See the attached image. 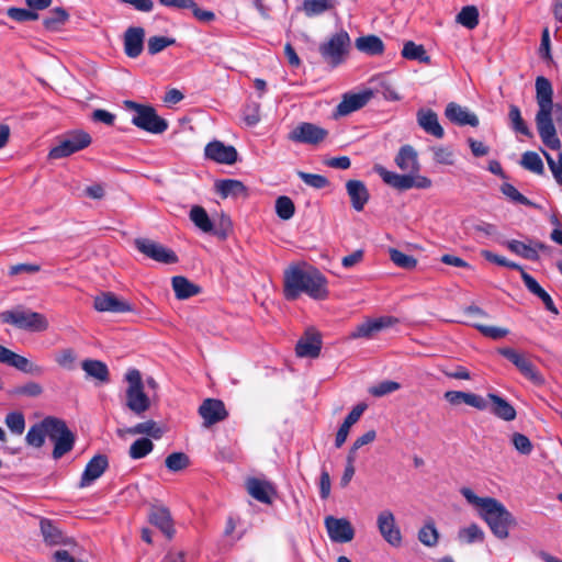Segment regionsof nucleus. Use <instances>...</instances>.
<instances>
[{
  "instance_id": "6e6552de",
  "label": "nucleus",
  "mask_w": 562,
  "mask_h": 562,
  "mask_svg": "<svg viewBox=\"0 0 562 562\" xmlns=\"http://www.w3.org/2000/svg\"><path fill=\"white\" fill-rule=\"evenodd\" d=\"M49 439L54 442L53 458L60 459L72 450L76 437L63 419L54 418Z\"/></svg>"
},
{
  "instance_id": "dca6fc26",
  "label": "nucleus",
  "mask_w": 562,
  "mask_h": 562,
  "mask_svg": "<svg viewBox=\"0 0 562 562\" xmlns=\"http://www.w3.org/2000/svg\"><path fill=\"white\" fill-rule=\"evenodd\" d=\"M93 307L98 312L126 313L133 312L134 307L131 303L120 299L113 292H102L93 300Z\"/></svg>"
},
{
  "instance_id": "f257e3e1",
  "label": "nucleus",
  "mask_w": 562,
  "mask_h": 562,
  "mask_svg": "<svg viewBox=\"0 0 562 562\" xmlns=\"http://www.w3.org/2000/svg\"><path fill=\"white\" fill-rule=\"evenodd\" d=\"M283 292L285 299L291 301L296 300L301 293L314 300H325L328 296L327 280L311 266L291 265L284 271Z\"/></svg>"
},
{
  "instance_id": "4c0bfd02",
  "label": "nucleus",
  "mask_w": 562,
  "mask_h": 562,
  "mask_svg": "<svg viewBox=\"0 0 562 562\" xmlns=\"http://www.w3.org/2000/svg\"><path fill=\"white\" fill-rule=\"evenodd\" d=\"M81 368L88 376L97 380L100 383H108L110 380L109 369L106 364L100 360H83Z\"/></svg>"
},
{
  "instance_id": "8fccbe9b",
  "label": "nucleus",
  "mask_w": 562,
  "mask_h": 562,
  "mask_svg": "<svg viewBox=\"0 0 562 562\" xmlns=\"http://www.w3.org/2000/svg\"><path fill=\"white\" fill-rule=\"evenodd\" d=\"M508 117L512 123V127L515 132L520 133L527 137H532V133L521 117L520 110L517 105L512 104L509 106Z\"/></svg>"
},
{
  "instance_id": "9b49d317",
  "label": "nucleus",
  "mask_w": 562,
  "mask_h": 562,
  "mask_svg": "<svg viewBox=\"0 0 562 562\" xmlns=\"http://www.w3.org/2000/svg\"><path fill=\"white\" fill-rule=\"evenodd\" d=\"M136 249L146 257L165 265H172L178 262L176 252L164 245L148 239L137 238L134 241Z\"/></svg>"
},
{
  "instance_id": "09e8293b",
  "label": "nucleus",
  "mask_w": 562,
  "mask_h": 562,
  "mask_svg": "<svg viewBox=\"0 0 562 562\" xmlns=\"http://www.w3.org/2000/svg\"><path fill=\"white\" fill-rule=\"evenodd\" d=\"M10 366L27 374L40 375L43 373L42 367L31 362L27 358L15 352L12 357Z\"/></svg>"
},
{
  "instance_id": "e2e57ef3",
  "label": "nucleus",
  "mask_w": 562,
  "mask_h": 562,
  "mask_svg": "<svg viewBox=\"0 0 562 562\" xmlns=\"http://www.w3.org/2000/svg\"><path fill=\"white\" fill-rule=\"evenodd\" d=\"M7 427L15 435H22L25 429V419L22 413L12 412L5 416Z\"/></svg>"
},
{
  "instance_id": "c03bdc74",
  "label": "nucleus",
  "mask_w": 562,
  "mask_h": 562,
  "mask_svg": "<svg viewBox=\"0 0 562 562\" xmlns=\"http://www.w3.org/2000/svg\"><path fill=\"white\" fill-rule=\"evenodd\" d=\"M69 19L68 12L63 8H55L43 19V25L46 30L56 31Z\"/></svg>"
},
{
  "instance_id": "0eeeda50",
  "label": "nucleus",
  "mask_w": 562,
  "mask_h": 562,
  "mask_svg": "<svg viewBox=\"0 0 562 562\" xmlns=\"http://www.w3.org/2000/svg\"><path fill=\"white\" fill-rule=\"evenodd\" d=\"M3 323L14 325L20 329L30 331H44L48 328L46 317L37 312L30 310L15 308L1 313Z\"/></svg>"
},
{
  "instance_id": "a19ab883",
  "label": "nucleus",
  "mask_w": 562,
  "mask_h": 562,
  "mask_svg": "<svg viewBox=\"0 0 562 562\" xmlns=\"http://www.w3.org/2000/svg\"><path fill=\"white\" fill-rule=\"evenodd\" d=\"M128 435H147L159 439L164 435V429L154 420H146L124 430Z\"/></svg>"
},
{
  "instance_id": "a878e982",
  "label": "nucleus",
  "mask_w": 562,
  "mask_h": 562,
  "mask_svg": "<svg viewBox=\"0 0 562 562\" xmlns=\"http://www.w3.org/2000/svg\"><path fill=\"white\" fill-rule=\"evenodd\" d=\"M487 400L491 402V405H487V408L497 418L505 422H512L516 418L517 412L515 407L504 397L494 393H488Z\"/></svg>"
},
{
  "instance_id": "bf43d9fd",
  "label": "nucleus",
  "mask_w": 562,
  "mask_h": 562,
  "mask_svg": "<svg viewBox=\"0 0 562 562\" xmlns=\"http://www.w3.org/2000/svg\"><path fill=\"white\" fill-rule=\"evenodd\" d=\"M458 536L460 540L467 543L484 540V532L476 524H471L470 526L460 529Z\"/></svg>"
},
{
  "instance_id": "4468645a",
  "label": "nucleus",
  "mask_w": 562,
  "mask_h": 562,
  "mask_svg": "<svg viewBox=\"0 0 562 562\" xmlns=\"http://www.w3.org/2000/svg\"><path fill=\"white\" fill-rule=\"evenodd\" d=\"M376 526L381 537L392 547L402 544V533L396 525L395 516L390 509H384L376 517Z\"/></svg>"
},
{
  "instance_id": "b1692460",
  "label": "nucleus",
  "mask_w": 562,
  "mask_h": 562,
  "mask_svg": "<svg viewBox=\"0 0 562 562\" xmlns=\"http://www.w3.org/2000/svg\"><path fill=\"white\" fill-rule=\"evenodd\" d=\"M149 521L155 525L160 531L171 539L175 535L173 521L170 512L165 506H151L149 513Z\"/></svg>"
},
{
  "instance_id": "4be33fe9",
  "label": "nucleus",
  "mask_w": 562,
  "mask_h": 562,
  "mask_svg": "<svg viewBox=\"0 0 562 562\" xmlns=\"http://www.w3.org/2000/svg\"><path fill=\"white\" fill-rule=\"evenodd\" d=\"M445 115L450 122L460 126L470 125L475 127L479 125V117L473 112L454 102L447 105Z\"/></svg>"
},
{
  "instance_id": "7c9ffc66",
  "label": "nucleus",
  "mask_w": 562,
  "mask_h": 562,
  "mask_svg": "<svg viewBox=\"0 0 562 562\" xmlns=\"http://www.w3.org/2000/svg\"><path fill=\"white\" fill-rule=\"evenodd\" d=\"M396 323L392 317H381L360 324L351 334L352 338H371L375 333Z\"/></svg>"
},
{
  "instance_id": "20e7f679",
  "label": "nucleus",
  "mask_w": 562,
  "mask_h": 562,
  "mask_svg": "<svg viewBox=\"0 0 562 562\" xmlns=\"http://www.w3.org/2000/svg\"><path fill=\"white\" fill-rule=\"evenodd\" d=\"M350 52L351 38L344 30L331 34L318 46V53L323 61L330 68H336L346 63Z\"/></svg>"
},
{
  "instance_id": "680f3d73",
  "label": "nucleus",
  "mask_w": 562,
  "mask_h": 562,
  "mask_svg": "<svg viewBox=\"0 0 562 562\" xmlns=\"http://www.w3.org/2000/svg\"><path fill=\"white\" fill-rule=\"evenodd\" d=\"M473 327H475L483 336L488 337L494 340L502 339L506 337L509 333L507 328L497 327V326H487L480 323H473Z\"/></svg>"
},
{
  "instance_id": "423d86ee",
  "label": "nucleus",
  "mask_w": 562,
  "mask_h": 562,
  "mask_svg": "<svg viewBox=\"0 0 562 562\" xmlns=\"http://www.w3.org/2000/svg\"><path fill=\"white\" fill-rule=\"evenodd\" d=\"M125 379L128 383L125 392L126 407L137 416H142L150 407V400L144 392L142 374L138 370L132 369L126 373Z\"/></svg>"
},
{
  "instance_id": "f8f14e48",
  "label": "nucleus",
  "mask_w": 562,
  "mask_h": 562,
  "mask_svg": "<svg viewBox=\"0 0 562 562\" xmlns=\"http://www.w3.org/2000/svg\"><path fill=\"white\" fill-rule=\"evenodd\" d=\"M536 125L542 143L551 149H560L561 140L557 135V130L552 120V110H538L536 114Z\"/></svg>"
},
{
  "instance_id": "412c9836",
  "label": "nucleus",
  "mask_w": 562,
  "mask_h": 562,
  "mask_svg": "<svg viewBox=\"0 0 562 562\" xmlns=\"http://www.w3.org/2000/svg\"><path fill=\"white\" fill-rule=\"evenodd\" d=\"M246 488L251 497L263 504H271L272 496L276 494V488L272 483L256 477L247 480Z\"/></svg>"
},
{
  "instance_id": "603ef678",
  "label": "nucleus",
  "mask_w": 562,
  "mask_h": 562,
  "mask_svg": "<svg viewBox=\"0 0 562 562\" xmlns=\"http://www.w3.org/2000/svg\"><path fill=\"white\" fill-rule=\"evenodd\" d=\"M276 213L283 220L289 221L295 213V205L293 201L285 195H281L276 200Z\"/></svg>"
},
{
  "instance_id": "39448f33",
  "label": "nucleus",
  "mask_w": 562,
  "mask_h": 562,
  "mask_svg": "<svg viewBox=\"0 0 562 562\" xmlns=\"http://www.w3.org/2000/svg\"><path fill=\"white\" fill-rule=\"evenodd\" d=\"M124 106L135 112L132 123L138 128L153 134H161L168 128L167 121L158 116L153 106L139 104L131 100L124 101Z\"/></svg>"
},
{
  "instance_id": "f3484780",
  "label": "nucleus",
  "mask_w": 562,
  "mask_h": 562,
  "mask_svg": "<svg viewBox=\"0 0 562 562\" xmlns=\"http://www.w3.org/2000/svg\"><path fill=\"white\" fill-rule=\"evenodd\" d=\"M199 414L203 418V425L210 427L227 417V411L221 400L206 398L199 407Z\"/></svg>"
},
{
  "instance_id": "e433bc0d",
  "label": "nucleus",
  "mask_w": 562,
  "mask_h": 562,
  "mask_svg": "<svg viewBox=\"0 0 562 562\" xmlns=\"http://www.w3.org/2000/svg\"><path fill=\"white\" fill-rule=\"evenodd\" d=\"M521 278L526 288L543 302L546 308L554 314H558V310L555 308L551 296L539 285L536 279L525 271H521Z\"/></svg>"
},
{
  "instance_id": "bb28decb",
  "label": "nucleus",
  "mask_w": 562,
  "mask_h": 562,
  "mask_svg": "<svg viewBox=\"0 0 562 562\" xmlns=\"http://www.w3.org/2000/svg\"><path fill=\"white\" fill-rule=\"evenodd\" d=\"M145 31L143 27H128L124 34V52L131 58L138 57L144 48Z\"/></svg>"
},
{
  "instance_id": "c756f323",
  "label": "nucleus",
  "mask_w": 562,
  "mask_h": 562,
  "mask_svg": "<svg viewBox=\"0 0 562 562\" xmlns=\"http://www.w3.org/2000/svg\"><path fill=\"white\" fill-rule=\"evenodd\" d=\"M366 408V404H358L347 415L336 434L335 446L337 448H340L346 442L350 428L360 419Z\"/></svg>"
},
{
  "instance_id": "473e14b6",
  "label": "nucleus",
  "mask_w": 562,
  "mask_h": 562,
  "mask_svg": "<svg viewBox=\"0 0 562 562\" xmlns=\"http://www.w3.org/2000/svg\"><path fill=\"white\" fill-rule=\"evenodd\" d=\"M419 126L428 134L442 138L445 135L442 126L439 124L438 115L431 110H420L417 113Z\"/></svg>"
},
{
  "instance_id": "6ab92c4d",
  "label": "nucleus",
  "mask_w": 562,
  "mask_h": 562,
  "mask_svg": "<svg viewBox=\"0 0 562 562\" xmlns=\"http://www.w3.org/2000/svg\"><path fill=\"white\" fill-rule=\"evenodd\" d=\"M322 338L319 333L310 328L299 339L295 351L301 358H317L321 353Z\"/></svg>"
},
{
  "instance_id": "864d4df0",
  "label": "nucleus",
  "mask_w": 562,
  "mask_h": 562,
  "mask_svg": "<svg viewBox=\"0 0 562 562\" xmlns=\"http://www.w3.org/2000/svg\"><path fill=\"white\" fill-rule=\"evenodd\" d=\"M154 443L148 438H140L135 440L130 447V457L132 459H140L151 452Z\"/></svg>"
},
{
  "instance_id": "c85d7f7f",
  "label": "nucleus",
  "mask_w": 562,
  "mask_h": 562,
  "mask_svg": "<svg viewBox=\"0 0 562 562\" xmlns=\"http://www.w3.org/2000/svg\"><path fill=\"white\" fill-rule=\"evenodd\" d=\"M346 190L350 198L352 207L358 212L362 211L370 198L366 184L360 180H348L346 183Z\"/></svg>"
},
{
  "instance_id": "0e129e2a",
  "label": "nucleus",
  "mask_w": 562,
  "mask_h": 562,
  "mask_svg": "<svg viewBox=\"0 0 562 562\" xmlns=\"http://www.w3.org/2000/svg\"><path fill=\"white\" fill-rule=\"evenodd\" d=\"M434 160L440 165L451 166L454 164V154L450 147L434 146L431 147Z\"/></svg>"
},
{
  "instance_id": "f03ea898",
  "label": "nucleus",
  "mask_w": 562,
  "mask_h": 562,
  "mask_svg": "<svg viewBox=\"0 0 562 562\" xmlns=\"http://www.w3.org/2000/svg\"><path fill=\"white\" fill-rule=\"evenodd\" d=\"M396 166L407 175H398L386 170L382 166H376L375 171L382 180L390 187L397 190H408L411 188L428 189L431 187V180L425 176L417 175L419 162L417 151L411 145H404L400 148L395 157Z\"/></svg>"
},
{
  "instance_id": "cd10ccee",
  "label": "nucleus",
  "mask_w": 562,
  "mask_h": 562,
  "mask_svg": "<svg viewBox=\"0 0 562 562\" xmlns=\"http://www.w3.org/2000/svg\"><path fill=\"white\" fill-rule=\"evenodd\" d=\"M54 418L53 416H48L41 423L33 425L25 436L26 443L35 448H41L45 442V437L47 436L49 438Z\"/></svg>"
},
{
  "instance_id": "2eb2a0df",
  "label": "nucleus",
  "mask_w": 562,
  "mask_h": 562,
  "mask_svg": "<svg viewBox=\"0 0 562 562\" xmlns=\"http://www.w3.org/2000/svg\"><path fill=\"white\" fill-rule=\"evenodd\" d=\"M324 525L333 542L347 543L355 538V528L347 518L327 516L324 519Z\"/></svg>"
},
{
  "instance_id": "1a4fd4ad",
  "label": "nucleus",
  "mask_w": 562,
  "mask_h": 562,
  "mask_svg": "<svg viewBox=\"0 0 562 562\" xmlns=\"http://www.w3.org/2000/svg\"><path fill=\"white\" fill-rule=\"evenodd\" d=\"M91 144V136L83 131H74L69 133L58 145L53 147L48 157L50 159H60L77 153Z\"/></svg>"
},
{
  "instance_id": "5701e85b",
  "label": "nucleus",
  "mask_w": 562,
  "mask_h": 562,
  "mask_svg": "<svg viewBox=\"0 0 562 562\" xmlns=\"http://www.w3.org/2000/svg\"><path fill=\"white\" fill-rule=\"evenodd\" d=\"M372 90H366L360 93L345 94L342 101L337 105V113L339 115H348L362 106H364L373 97Z\"/></svg>"
},
{
  "instance_id": "37998d69",
  "label": "nucleus",
  "mask_w": 562,
  "mask_h": 562,
  "mask_svg": "<svg viewBox=\"0 0 562 562\" xmlns=\"http://www.w3.org/2000/svg\"><path fill=\"white\" fill-rule=\"evenodd\" d=\"M337 0H304L303 11L307 16L319 15L336 7Z\"/></svg>"
},
{
  "instance_id": "58836bf2",
  "label": "nucleus",
  "mask_w": 562,
  "mask_h": 562,
  "mask_svg": "<svg viewBox=\"0 0 562 562\" xmlns=\"http://www.w3.org/2000/svg\"><path fill=\"white\" fill-rule=\"evenodd\" d=\"M40 529L46 544L58 546L65 543L63 532L50 519L42 518L40 520Z\"/></svg>"
},
{
  "instance_id": "a211bd4d",
  "label": "nucleus",
  "mask_w": 562,
  "mask_h": 562,
  "mask_svg": "<svg viewBox=\"0 0 562 562\" xmlns=\"http://www.w3.org/2000/svg\"><path fill=\"white\" fill-rule=\"evenodd\" d=\"M204 151L206 158L218 164L233 165L238 158V153L234 146L225 145L220 140L209 143Z\"/></svg>"
},
{
  "instance_id": "7ed1b4c3",
  "label": "nucleus",
  "mask_w": 562,
  "mask_h": 562,
  "mask_svg": "<svg viewBox=\"0 0 562 562\" xmlns=\"http://www.w3.org/2000/svg\"><path fill=\"white\" fill-rule=\"evenodd\" d=\"M461 494L468 503L479 509L480 517L487 524L495 537L508 538V529L516 525V519L499 501L493 497H479L469 487H463Z\"/></svg>"
},
{
  "instance_id": "3c124183",
  "label": "nucleus",
  "mask_w": 562,
  "mask_h": 562,
  "mask_svg": "<svg viewBox=\"0 0 562 562\" xmlns=\"http://www.w3.org/2000/svg\"><path fill=\"white\" fill-rule=\"evenodd\" d=\"M520 165L525 169H527L536 175H543V172H544L542 159L536 151L524 153L521 156Z\"/></svg>"
},
{
  "instance_id": "6e6d98bb",
  "label": "nucleus",
  "mask_w": 562,
  "mask_h": 562,
  "mask_svg": "<svg viewBox=\"0 0 562 562\" xmlns=\"http://www.w3.org/2000/svg\"><path fill=\"white\" fill-rule=\"evenodd\" d=\"M43 386L34 381H30L23 385L15 386L11 394L15 396H27V397H38L43 394Z\"/></svg>"
},
{
  "instance_id": "79ce46f5",
  "label": "nucleus",
  "mask_w": 562,
  "mask_h": 562,
  "mask_svg": "<svg viewBox=\"0 0 562 562\" xmlns=\"http://www.w3.org/2000/svg\"><path fill=\"white\" fill-rule=\"evenodd\" d=\"M402 56L409 60H418L423 64H430V56L427 54L425 47L423 45H418L412 41H408L404 44Z\"/></svg>"
},
{
  "instance_id": "2f4dec72",
  "label": "nucleus",
  "mask_w": 562,
  "mask_h": 562,
  "mask_svg": "<svg viewBox=\"0 0 562 562\" xmlns=\"http://www.w3.org/2000/svg\"><path fill=\"white\" fill-rule=\"evenodd\" d=\"M553 89L551 82L540 76L536 79V100L538 110H553Z\"/></svg>"
},
{
  "instance_id": "c9c22d12",
  "label": "nucleus",
  "mask_w": 562,
  "mask_h": 562,
  "mask_svg": "<svg viewBox=\"0 0 562 562\" xmlns=\"http://www.w3.org/2000/svg\"><path fill=\"white\" fill-rule=\"evenodd\" d=\"M216 192L223 198H238L247 194L244 183L235 179L218 180L215 182Z\"/></svg>"
},
{
  "instance_id": "13d9d810",
  "label": "nucleus",
  "mask_w": 562,
  "mask_h": 562,
  "mask_svg": "<svg viewBox=\"0 0 562 562\" xmlns=\"http://www.w3.org/2000/svg\"><path fill=\"white\" fill-rule=\"evenodd\" d=\"M189 463V457L183 452H173L169 454L165 460L166 467L172 472H178L186 469Z\"/></svg>"
},
{
  "instance_id": "774afa93",
  "label": "nucleus",
  "mask_w": 562,
  "mask_h": 562,
  "mask_svg": "<svg viewBox=\"0 0 562 562\" xmlns=\"http://www.w3.org/2000/svg\"><path fill=\"white\" fill-rule=\"evenodd\" d=\"M401 387L400 383L395 381H383L372 387H370L369 392L371 395L381 397L386 394L393 393Z\"/></svg>"
},
{
  "instance_id": "ea45409f",
  "label": "nucleus",
  "mask_w": 562,
  "mask_h": 562,
  "mask_svg": "<svg viewBox=\"0 0 562 562\" xmlns=\"http://www.w3.org/2000/svg\"><path fill=\"white\" fill-rule=\"evenodd\" d=\"M356 48L367 55H380L384 50L382 40L376 35H366L356 38Z\"/></svg>"
},
{
  "instance_id": "a18cd8bd",
  "label": "nucleus",
  "mask_w": 562,
  "mask_h": 562,
  "mask_svg": "<svg viewBox=\"0 0 562 562\" xmlns=\"http://www.w3.org/2000/svg\"><path fill=\"white\" fill-rule=\"evenodd\" d=\"M418 540L426 547H435L439 540V532L432 519H429L418 531Z\"/></svg>"
},
{
  "instance_id": "69168bd1",
  "label": "nucleus",
  "mask_w": 562,
  "mask_h": 562,
  "mask_svg": "<svg viewBox=\"0 0 562 562\" xmlns=\"http://www.w3.org/2000/svg\"><path fill=\"white\" fill-rule=\"evenodd\" d=\"M297 176L305 184L315 189H323L329 184L328 179L322 175L297 171Z\"/></svg>"
},
{
  "instance_id": "393cba45",
  "label": "nucleus",
  "mask_w": 562,
  "mask_h": 562,
  "mask_svg": "<svg viewBox=\"0 0 562 562\" xmlns=\"http://www.w3.org/2000/svg\"><path fill=\"white\" fill-rule=\"evenodd\" d=\"M108 458L103 454L94 456L86 465L81 475L80 487L89 486L93 481L99 479L108 469Z\"/></svg>"
},
{
  "instance_id": "4d7b16f0",
  "label": "nucleus",
  "mask_w": 562,
  "mask_h": 562,
  "mask_svg": "<svg viewBox=\"0 0 562 562\" xmlns=\"http://www.w3.org/2000/svg\"><path fill=\"white\" fill-rule=\"evenodd\" d=\"M501 192L510 201L526 206H537L533 202L522 195L513 184L503 183Z\"/></svg>"
},
{
  "instance_id": "5fc2aeb1",
  "label": "nucleus",
  "mask_w": 562,
  "mask_h": 562,
  "mask_svg": "<svg viewBox=\"0 0 562 562\" xmlns=\"http://www.w3.org/2000/svg\"><path fill=\"white\" fill-rule=\"evenodd\" d=\"M391 260L400 268L412 270L416 267L417 260L409 255H406L395 248L389 250Z\"/></svg>"
},
{
  "instance_id": "72a5a7b5",
  "label": "nucleus",
  "mask_w": 562,
  "mask_h": 562,
  "mask_svg": "<svg viewBox=\"0 0 562 562\" xmlns=\"http://www.w3.org/2000/svg\"><path fill=\"white\" fill-rule=\"evenodd\" d=\"M506 246L510 251L528 260H537L539 258L538 249L547 248L541 243L531 241L529 245H527L522 241L515 239L506 241Z\"/></svg>"
},
{
  "instance_id": "052dcab7",
  "label": "nucleus",
  "mask_w": 562,
  "mask_h": 562,
  "mask_svg": "<svg viewBox=\"0 0 562 562\" xmlns=\"http://www.w3.org/2000/svg\"><path fill=\"white\" fill-rule=\"evenodd\" d=\"M176 40L167 36H151L147 42V49L150 55H156L165 48L173 45Z\"/></svg>"
},
{
  "instance_id": "338daca9",
  "label": "nucleus",
  "mask_w": 562,
  "mask_h": 562,
  "mask_svg": "<svg viewBox=\"0 0 562 562\" xmlns=\"http://www.w3.org/2000/svg\"><path fill=\"white\" fill-rule=\"evenodd\" d=\"M546 160L548 162L549 169L551 170L553 178L555 181L562 186V151L559 153L558 159H553V157L548 154L546 150H542Z\"/></svg>"
},
{
  "instance_id": "de8ad7c7",
  "label": "nucleus",
  "mask_w": 562,
  "mask_h": 562,
  "mask_svg": "<svg viewBox=\"0 0 562 562\" xmlns=\"http://www.w3.org/2000/svg\"><path fill=\"white\" fill-rule=\"evenodd\" d=\"M457 22L469 30H473L479 24V10L474 5H468L461 9L456 18Z\"/></svg>"
},
{
  "instance_id": "aec40b11",
  "label": "nucleus",
  "mask_w": 562,
  "mask_h": 562,
  "mask_svg": "<svg viewBox=\"0 0 562 562\" xmlns=\"http://www.w3.org/2000/svg\"><path fill=\"white\" fill-rule=\"evenodd\" d=\"M443 397L452 406L465 404L479 411H484L487 408V401L475 393L463 391H447L443 394Z\"/></svg>"
},
{
  "instance_id": "ddd939ff",
  "label": "nucleus",
  "mask_w": 562,
  "mask_h": 562,
  "mask_svg": "<svg viewBox=\"0 0 562 562\" xmlns=\"http://www.w3.org/2000/svg\"><path fill=\"white\" fill-rule=\"evenodd\" d=\"M328 131L313 123L303 122L293 128L289 139L295 143L318 145L326 139Z\"/></svg>"
},
{
  "instance_id": "f704fd0d",
  "label": "nucleus",
  "mask_w": 562,
  "mask_h": 562,
  "mask_svg": "<svg viewBox=\"0 0 562 562\" xmlns=\"http://www.w3.org/2000/svg\"><path fill=\"white\" fill-rule=\"evenodd\" d=\"M172 289L178 300H187L198 295L201 288L182 276H176L171 279Z\"/></svg>"
},
{
  "instance_id": "9d476101",
  "label": "nucleus",
  "mask_w": 562,
  "mask_h": 562,
  "mask_svg": "<svg viewBox=\"0 0 562 562\" xmlns=\"http://www.w3.org/2000/svg\"><path fill=\"white\" fill-rule=\"evenodd\" d=\"M497 351L509 360L519 370V372L533 384L542 385L544 383L543 375L524 353L508 347L499 348Z\"/></svg>"
},
{
  "instance_id": "49530a36",
  "label": "nucleus",
  "mask_w": 562,
  "mask_h": 562,
  "mask_svg": "<svg viewBox=\"0 0 562 562\" xmlns=\"http://www.w3.org/2000/svg\"><path fill=\"white\" fill-rule=\"evenodd\" d=\"M190 220L194 223V225L198 228H200L204 233H210L213 231V224L206 211L202 206H192L190 211Z\"/></svg>"
}]
</instances>
